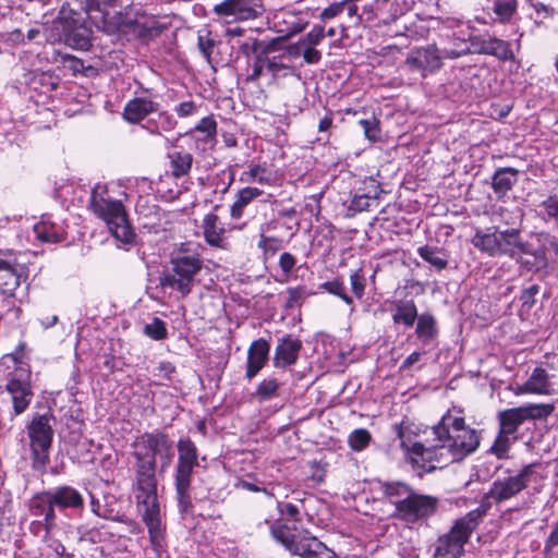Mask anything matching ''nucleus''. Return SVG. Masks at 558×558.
<instances>
[{
  "label": "nucleus",
  "mask_w": 558,
  "mask_h": 558,
  "mask_svg": "<svg viewBox=\"0 0 558 558\" xmlns=\"http://www.w3.org/2000/svg\"><path fill=\"white\" fill-rule=\"evenodd\" d=\"M432 432L435 444L415 441L407 450L411 466L420 477L462 461L481 444V430L468 426L463 416H452L449 411Z\"/></svg>",
  "instance_id": "obj_1"
},
{
  "label": "nucleus",
  "mask_w": 558,
  "mask_h": 558,
  "mask_svg": "<svg viewBox=\"0 0 558 558\" xmlns=\"http://www.w3.org/2000/svg\"><path fill=\"white\" fill-rule=\"evenodd\" d=\"M138 447L132 452L135 459L133 470V492L134 495H156L158 488V480L156 475L157 456L162 458L161 470L167 469L173 457L172 440L168 434L161 430L144 433L133 444Z\"/></svg>",
  "instance_id": "obj_2"
},
{
  "label": "nucleus",
  "mask_w": 558,
  "mask_h": 558,
  "mask_svg": "<svg viewBox=\"0 0 558 558\" xmlns=\"http://www.w3.org/2000/svg\"><path fill=\"white\" fill-rule=\"evenodd\" d=\"M472 244L490 257L512 258L519 256V253H525L536 259H544V247L534 248L529 241L524 240L522 229L519 227L493 226L486 231L477 230L472 239Z\"/></svg>",
  "instance_id": "obj_3"
},
{
  "label": "nucleus",
  "mask_w": 558,
  "mask_h": 558,
  "mask_svg": "<svg viewBox=\"0 0 558 558\" xmlns=\"http://www.w3.org/2000/svg\"><path fill=\"white\" fill-rule=\"evenodd\" d=\"M178 459L174 465L173 485L175 501L182 518L192 514L194 504L192 499V480L194 469L198 463V449L189 436H182L177 442Z\"/></svg>",
  "instance_id": "obj_4"
},
{
  "label": "nucleus",
  "mask_w": 558,
  "mask_h": 558,
  "mask_svg": "<svg viewBox=\"0 0 558 558\" xmlns=\"http://www.w3.org/2000/svg\"><path fill=\"white\" fill-rule=\"evenodd\" d=\"M107 190L97 184L90 193L89 207L93 213L102 219L111 234L123 244H132L135 233L128 220L125 208L121 201L105 198Z\"/></svg>",
  "instance_id": "obj_5"
},
{
  "label": "nucleus",
  "mask_w": 558,
  "mask_h": 558,
  "mask_svg": "<svg viewBox=\"0 0 558 558\" xmlns=\"http://www.w3.org/2000/svg\"><path fill=\"white\" fill-rule=\"evenodd\" d=\"M203 260L197 254H178L170 258L159 276L162 290L177 292L179 299L186 298L195 286V276L202 270Z\"/></svg>",
  "instance_id": "obj_6"
},
{
  "label": "nucleus",
  "mask_w": 558,
  "mask_h": 558,
  "mask_svg": "<svg viewBox=\"0 0 558 558\" xmlns=\"http://www.w3.org/2000/svg\"><path fill=\"white\" fill-rule=\"evenodd\" d=\"M484 517L483 510H472L464 517L454 521L451 529L437 537L433 558H461L464 555V546L472 533Z\"/></svg>",
  "instance_id": "obj_7"
},
{
  "label": "nucleus",
  "mask_w": 558,
  "mask_h": 558,
  "mask_svg": "<svg viewBox=\"0 0 558 558\" xmlns=\"http://www.w3.org/2000/svg\"><path fill=\"white\" fill-rule=\"evenodd\" d=\"M89 16L83 12L62 5L54 24L64 44L73 49L86 51L92 47L93 31Z\"/></svg>",
  "instance_id": "obj_8"
},
{
  "label": "nucleus",
  "mask_w": 558,
  "mask_h": 558,
  "mask_svg": "<svg viewBox=\"0 0 558 558\" xmlns=\"http://www.w3.org/2000/svg\"><path fill=\"white\" fill-rule=\"evenodd\" d=\"M538 465L539 462H532L523 465L515 474L496 478L489 490L483 495L480 507L475 510H483L485 515L492 502L499 505L515 497L529 486L536 474L535 469Z\"/></svg>",
  "instance_id": "obj_9"
},
{
  "label": "nucleus",
  "mask_w": 558,
  "mask_h": 558,
  "mask_svg": "<svg viewBox=\"0 0 558 558\" xmlns=\"http://www.w3.org/2000/svg\"><path fill=\"white\" fill-rule=\"evenodd\" d=\"M51 421H54V415L52 410L48 409L45 413H34L26 425L34 469L45 468L49 462V450L53 440Z\"/></svg>",
  "instance_id": "obj_10"
},
{
  "label": "nucleus",
  "mask_w": 558,
  "mask_h": 558,
  "mask_svg": "<svg viewBox=\"0 0 558 558\" xmlns=\"http://www.w3.org/2000/svg\"><path fill=\"white\" fill-rule=\"evenodd\" d=\"M134 496L142 512V520L148 530L151 547L158 556H161L166 548V524L161 519L158 494Z\"/></svg>",
  "instance_id": "obj_11"
},
{
  "label": "nucleus",
  "mask_w": 558,
  "mask_h": 558,
  "mask_svg": "<svg viewBox=\"0 0 558 558\" xmlns=\"http://www.w3.org/2000/svg\"><path fill=\"white\" fill-rule=\"evenodd\" d=\"M44 505L45 512L57 514V510L62 512L71 510L82 512L85 508L83 494L71 485H59L33 495Z\"/></svg>",
  "instance_id": "obj_12"
},
{
  "label": "nucleus",
  "mask_w": 558,
  "mask_h": 558,
  "mask_svg": "<svg viewBox=\"0 0 558 558\" xmlns=\"http://www.w3.org/2000/svg\"><path fill=\"white\" fill-rule=\"evenodd\" d=\"M31 376L32 373L27 365H16L12 372L7 374L4 389L11 397L12 417L24 413L34 398Z\"/></svg>",
  "instance_id": "obj_13"
},
{
  "label": "nucleus",
  "mask_w": 558,
  "mask_h": 558,
  "mask_svg": "<svg viewBox=\"0 0 558 558\" xmlns=\"http://www.w3.org/2000/svg\"><path fill=\"white\" fill-rule=\"evenodd\" d=\"M265 11L263 0H223L213 8L215 15L226 23L257 20Z\"/></svg>",
  "instance_id": "obj_14"
},
{
  "label": "nucleus",
  "mask_w": 558,
  "mask_h": 558,
  "mask_svg": "<svg viewBox=\"0 0 558 558\" xmlns=\"http://www.w3.org/2000/svg\"><path fill=\"white\" fill-rule=\"evenodd\" d=\"M439 508V499L432 495L420 494L415 489L410 494L403 506L393 517L405 522L415 524L427 521Z\"/></svg>",
  "instance_id": "obj_15"
},
{
  "label": "nucleus",
  "mask_w": 558,
  "mask_h": 558,
  "mask_svg": "<svg viewBox=\"0 0 558 558\" xmlns=\"http://www.w3.org/2000/svg\"><path fill=\"white\" fill-rule=\"evenodd\" d=\"M28 279L27 267L12 251H0V291L13 292Z\"/></svg>",
  "instance_id": "obj_16"
},
{
  "label": "nucleus",
  "mask_w": 558,
  "mask_h": 558,
  "mask_svg": "<svg viewBox=\"0 0 558 558\" xmlns=\"http://www.w3.org/2000/svg\"><path fill=\"white\" fill-rule=\"evenodd\" d=\"M521 412L526 425L525 430H532V435L524 441V445L529 451L538 452L537 445L542 441L543 434L539 428L536 427L535 421L546 420L555 411L554 403H529L525 405L518 407Z\"/></svg>",
  "instance_id": "obj_17"
},
{
  "label": "nucleus",
  "mask_w": 558,
  "mask_h": 558,
  "mask_svg": "<svg viewBox=\"0 0 558 558\" xmlns=\"http://www.w3.org/2000/svg\"><path fill=\"white\" fill-rule=\"evenodd\" d=\"M405 65L411 72H417L422 77H426L442 66L440 49L436 45L413 49L405 59Z\"/></svg>",
  "instance_id": "obj_18"
},
{
  "label": "nucleus",
  "mask_w": 558,
  "mask_h": 558,
  "mask_svg": "<svg viewBox=\"0 0 558 558\" xmlns=\"http://www.w3.org/2000/svg\"><path fill=\"white\" fill-rule=\"evenodd\" d=\"M122 0H81L84 4L83 10L87 12L89 20L93 21L95 26L105 32H111L114 28V24L111 22L112 12L116 14V8L122 7Z\"/></svg>",
  "instance_id": "obj_19"
},
{
  "label": "nucleus",
  "mask_w": 558,
  "mask_h": 558,
  "mask_svg": "<svg viewBox=\"0 0 558 558\" xmlns=\"http://www.w3.org/2000/svg\"><path fill=\"white\" fill-rule=\"evenodd\" d=\"M90 499L92 512L105 520L133 524L134 521L121 512V505L116 495L106 493L101 498H97L93 493H88Z\"/></svg>",
  "instance_id": "obj_20"
},
{
  "label": "nucleus",
  "mask_w": 558,
  "mask_h": 558,
  "mask_svg": "<svg viewBox=\"0 0 558 558\" xmlns=\"http://www.w3.org/2000/svg\"><path fill=\"white\" fill-rule=\"evenodd\" d=\"M45 507L34 496L28 501V512L37 518L29 523V532L34 536H41L43 541H48L50 534L57 527V514L45 512Z\"/></svg>",
  "instance_id": "obj_21"
},
{
  "label": "nucleus",
  "mask_w": 558,
  "mask_h": 558,
  "mask_svg": "<svg viewBox=\"0 0 558 558\" xmlns=\"http://www.w3.org/2000/svg\"><path fill=\"white\" fill-rule=\"evenodd\" d=\"M302 347V341L291 335L279 338L272 357L274 366L277 368H287L294 365L299 359Z\"/></svg>",
  "instance_id": "obj_22"
},
{
  "label": "nucleus",
  "mask_w": 558,
  "mask_h": 558,
  "mask_svg": "<svg viewBox=\"0 0 558 558\" xmlns=\"http://www.w3.org/2000/svg\"><path fill=\"white\" fill-rule=\"evenodd\" d=\"M270 343L264 338L254 340L246 357L245 377L252 380L267 364L269 360Z\"/></svg>",
  "instance_id": "obj_23"
},
{
  "label": "nucleus",
  "mask_w": 558,
  "mask_h": 558,
  "mask_svg": "<svg viewBox=\"0 0 558 558\" xmlns=\"http://www.w3.org/2000/svg\"><path fill=\"white\" fill-rule=\"evenodd\" d=\"M551 375L543 367H535L526 381L519 385L514 395H542L550 396L554 393L553 384L550 383Z\"/></svg>",
  "instance_id": "obj_24"
},
{
  "label": "nucleus",
  "mask_w": 558,
  "mask_h": 558,
  "mask_svg": "<svg viewBox=\"0 0 558 558\" xmlns=\"http://www.w3.org/2000/svg\"><path fill=\"white\" fill-rule=\"evenodd\" d=\"M159 104L149 97H135L129 100L123 109V119L129 123H140L150 113L157 112Z\"/></svg>",
  "instance_id": "obj_25"
},
{
  "label": "nucleus",
  "mask_w": 558,
  "mask_h": 558,
  "mask_svg": "<svg viewBox=\"0 0 558 558\" xmlns=\"http://www.w3.org/2000/svg\"><path fill=\"white\" fill-rule=\"evenodd\" d=\"M379 489L383 496L395 506L393 513H397L414 488L405 482L387 481L379 482Z\"/></svg>",
  "instance_id": "obj_26"
},
{
  "label": "nucleus",
  "mask_w": 558,
  "mask_h": 558,
  "mask_svg": "<svg viewBox=\"0 0 558 558\" xmlns=\"http://www.w3.org/2000/svg\"><path fill=\"white\" fill-rule=\"evenodd\" d=\"M291 555L300 556L301 558H336L335 551L316 537L298 541Z\"/></svg>",
  "instance_id": "obj_27"
},
{
  "label": "nucleus",
  "mask_w": 558,
  "mask_h": 558,
  "mask_svg": "<svg viewBox=\"0 0 558 558\" xmlns=\"http://www.w3.org/2000/svg\"><path fill=\"white\" fill-rule=\"evenodd\" d=\"M477 44L478 53L494 56L502 61L514 60V54L511 50V46L506 40L488 36L487 38H478Z\"/></svg>",
  "instance_id": "obj_28"
},
{
  "label": "nucleus",
  "mask_w": 558,
  "mask_h": 558,
  "mask_svg": "<svg viewBox=\"0 0 558 558\" xmlns=\"http://www.w3.org/2000/svg\"><path fill=\"white\" fill-rule=\"evenodd\" d=\"M497 418L498 428L501 429L504 434L514 436L517 440H523L524 433H520L519 429L526 423L518 407L500 411Z\"/></svg>",
  "instance_id": "obj_29"
},
{
  "label": "nucleus",
  "mask_w": 558,
  "mask_h": 558,
  "mask_svg": "<svg viewBox=\"0 0 558 558\" xmlns=\"http://www.w3.org/2000/svg\"><path fill=\"white\" fill-rule=\"evenodd\" d=\"M519 170L512 167H504L495 170L492 175V187L498 198H501L512 190L518 182Z\"/></svg>",
  "instance_id": "obj_30"
},
{
  "label": "nucleus",
  "mask_w": 558,
  "mask_h": 558,
  "mask_svg": "<svg viewBox=\"0 0 558 558\" xmlns=\"http://www.w3.org/2000/svg\"><path fill=\"white\" fill-rule=\"evenodd\" d=\"M391 306L393 310L392 322L395 325H402L405 328L413 327L420 316L413 300H396L391 303Z\"/></svg>",
  "instance_id": "obj_31"
},
{
  "label": "nucleus",
  "mask_w": 558,
  "mask_h": 558,
  "mask_svg": "<svg viewBox=\"0 0 558 558\" xmlns=\"http://www.w3.org/2000/svg\"><path fill=\"white\" fill-rule=\"evenodd\" d=\"M202 228L207 244L215 247L222 246L226 230L216 214H207L203 219Z\"/></svg>",
  "instance_id": "obj_32"
},
{
  "label": "nucleus",
  "mask_w": 558,
  "mask_h": 558,
  "mask_svg": "<svg viewBox=\"0 0 558 558\" xmlns=\"http://www.w3.org/2000/svg\"><path fill=\"white\" fill-rule=\"evenodd\" d=\"M262 194L263 191L258 187L246 186L240 189L235 195V201L230 207V217L234 220L241 219L243 217L244 209Z\"/></svg>",
  "instance_id": "obj_33"
},
{
  "label": "nucleus",
  "mask_w": 558,
  "mask_h": 558,
  "mask_svg": "<svg viewBox=\"0 0 558 558\" xmlns=\"http://www.w3.org/2000/svg\"><path fill=\"white\" fill-rule=\"evenodd\" d=\"M415 335L424 344H429L438 336L437 322L435 316L425 312L416 319Z\"/></svg>",
  "instance_id": "obj_34"
},
{
  "label": "nucleus",
  "mask_w": 558,
  "mask_h": 558,
  "mask_svg": "<svg viewBox=\"0 0 558 558\" xmlns=\"http://www.w3.org/2000/svg\"><path fill=\"white\" fill-rule=\"evenodd\" d=\"M265 524L270 525V536L291 554L298 542L295 534L292 533V529L286 523L279 521L271 522L269 519L265 520Z\"/></svg>",
  "instance_id": "obj_35"
},
{
  "label": "nucleus",
  "mask_w": 558,
  "mask_h": 558,
  "mask_svg": "<svg viewBox=\"0 0 558 558\" xmlns=\"http://www.w3.org/2000/svg\"><path fill=\"white\" fill-rule=\"evenodd\" d=\"M418 256L437 271H441L447 268L449 255L444 248L432 245H423L417 247Z\"/></svg>",
  "instance_id": "obj_36"
},
{
  "label": "nucleus",
  "mask_w": 558,
  "mask_h": 558,
  "mask_svg": "<svg viewBox=\"0 0 558 558\" xmlns=\"http://www.w3.org/2000/svg\"><path fill=\"white\" fill-rule=\"evenodd\" d=\"M303 28H304L303 25L295 24V25L292 26L290 32H288L286 35L278 36L276 38H272V39H269V40L265 41V46H270V47H267V49H265V51H263V53L262 52L260 53L256 52L254 54V62H253V64L259 65V66H263V68L266 69V60H269V54L280 50V45H281L282 41H284L286 39H288L292 35L301 33L303 31Z\"/></svg>",
  "instance_id": "obj_37"
},
{
  "label": "nucleus",
  "mask_w": 558,
  "mask_h": 558,
  "mask_svg": "<svg viewBox=\"0 0 558 558\" xmlns=\"http://www.w3.org/2000/svg\"><path fill=\"white\" fill-rule=\"evenodd\" d=\"M518 440L514 436H510L508 434H504L501 429L498 428V433L495 437L494 442L488 449V453L495 456L499 460H505L509 458V451L514 442Z\"/></svg>",
  "instance_id": "obj_38"
},
{
  "label": "nucleus",
  "mask_w": 558,
  "mask_h": 558,
  "mask_svg": "<svg viewBox=\"0 0 558 558\" xmlns=\"http://www.w3.org/2000/svg\"><path fill=\"white\" fill-rule=\"evenodd\" d=\"M171 163V173L174 178L186 175L193 163V156L186 151H174L169 154Z\"/></svg>",
  "instance_id": "obj_39"
},
{
  "label": "nucleus",
  "mask_w": 558,
  "mask_h": 558,
  "mask_svg": "<svg viewBox=\"0 0 558 558\" xmlns=\"http://www.w3.org/2000/svg\"><path fill=\"white\" fill-rule=\"evenodd\" d=\"M539 217L545 223H551L558 230V194L548 195L541 204Z\"/></svg>",
  "instance_id": "obj_40"
},
{
  "label": "nucleus",
  "mask_w": 558,
  "mask_h": 558,
  "mask_svg": "<svg viewBox=\"0 0 558 558\" xmlns=\"http://www.w3.org/2000/svg\"><path fill=\"white\" fill-rule=\"evenodd\" d=\"M240 181L269 184L271 182V175L267 169V163L263 162L250 165V169L241 174Z\"/></svg>",
  "instance_id": "obj_41"
},
{
  "label": "nucleus",
  "mask_w": 558,
  "mask_h": 558,
  "mask_svg": "<svg viewBox=\"0 0 558 558\" xmlns=\"http://www.w3.org/2000/svg\"><path fill=\"white\" fill-rule=\"evenodd\" d=\"M219 44L220 40L210 31L198 32L197 47L208 63H213L211 56Z\"/></svg>",
  "instance_id": "obj_42"
},
{
  "label": "nucleus",
  "mask_w": 558,
  "mask_h": 558,
  "mask_svg": "<svg viewBox=\"0 0 558 558\" xmlns=\"http://www.w3.org/2000/svg\"><path fill=\"white\" fill-rule=\"evenodd\" d=\"M518 0H494L493 12L500 23H508L518 11Z\"/></svg>",
  "instance_id": "obj_43"
},
{
  "label": "nucleus",
  "mask_w": 558,
  "mask_h": 558,
  "mask_svg": "<svg viewBox=\"0 0 558 558\" xmlns=\"http://www.w3.org/2000/svg\"><path fill=\"white\" fill-rule=\"evenodd\" d=\"M320 290L328 292L335 296L340 298L347 305L353 307V298L347 293L345 286L342 280L335 278L333 280L323 282L319 286Z\"/></svg>",
  "instance_id": "obj_44"
},
{
  "label": "nucleus",
  "mask_w": 558,
  "mask_h": 558,
  "mask_svg": "<svg viewBox=\"0 0 558 558\" xmlns=\"http://www.w3.org/2000/svg\"><path fill=\"white\" fill-rule=\"evenodd\" d=\"M279 387L280 384L276 378L264 379L258 384L253 396L259 402H265L278 396Z\"/></svg>",
  "instance_id": "obj_45"
},
{
  "label": "nucleus",
  "mask_w": 558,
  "mask_h": 558,
  "mask_svg": "<svg viewBox=\"0 0 558 558\" xmlns=\"http://www.w3.org/2000/svg\"><path fill=\"white\" fill-rule=\"evenodd\" d=\"M372 435L366 428H356L350 433L348 444L353 451L360 452L368 447Z\"/></svg>",
  "instance_id": "obj_46"
},
{
  "label": "nucleus",
  "mask_w": 558,
  "mask_h": 558,
  "mask_svg": "<svg viewBox=\"0 0 558 558\" xmlns=\"http://www.w3.org/2000/svg\"><path fill=\"white\" fill-rule=\"evenodd\" d=\"M287 293H288V299L284 304V308L287 311L292 310L295 306H301V304L304 302V300L313 294V292H310L303 286L289 287L287 289Z\"/></svg>",
  "instance_id": "obj_47"
},
{
  "label": "nucleus",
  "mask_w": 558,
  "mask_h": 558,
  "mask_svg": "<svg viewBox=\"0 0 558 558\" xmlns=\"http://www.w3.org/2000/svg\"><path fill=\"white\" fill-rule=\"evenodd\" d=\"M35 232L37 238L43 242L58 243L63 239L54 225H47L46 222L36 225Z\"/></svg>",
  "instance_id": "obj_48"
},
{
  "label": "nucleus",
  "mask_w": 558,
  "mask_h": 558,
  "mask_svg": "<svg viewBox=\"0 0 558 558\" xmlns=\"http://www.w3.org/2000/svg\"><path fill=\"white\" fill-rule=\"evenodd\" d=\"M1 295V302H0V312L3 314H11L13 313V316L15 319L20 318L22 310L16 305L17 299L15 291L13 292H7V291H0Z\"/></svg>",
  "instance_id": "obj_49"
},
{
  "label": "nucleus",
  "mask_w": 558,
  "mask_h": 558,
  "mask_svg": "<svg viewBox=\"0 0 558 558\" xmlns=\"http://www.w3.org/2000/svg\"><path fill=\"white\" fill-rule=\"evenodd\" d=\"M266 40H259L257 38L247 37L244 40L238 43L239 52L244 57L250 58L254 56L256 52H262L267 49L268 46H265Z\"/></svg>",
  "instance_id": "obj_50"
},
{
  "label": "nucleus",
  "mask_w": 558,
  "mask_h": 558,
  "mask_svg": "<svg viewBox=\"0 0 558 558\" xmlns=\"http://www.w3.org/2000/svg\"><path fill=\"white\" fill-rule=\"evenodd\" d=\"M134 32L141 38L150 39L157 37L160 34L161 28L156 21L145 20L144 22H135Z\"/></svg>",
  "instance_id": "obj_51"
},
{
  "label": "nucleus",
  "mask_w": 558,
  "mask_h": 558,
  "mask_svg": "<svg viewBox=\"0 0 558 558\" xmlns=\"http://www.w3.org/2000/svg\"><path fill=\"white\" fill-rule=\"evenodd\" d=\"M144 333L154 340H163L168 337L166 324L158 317H154L151 323L145 325Z\"/></svg>",
  "instance_id": "obj_52"
},
{
  "label": "nucleus",
  "mask_w": 558,
  "mask_h": 558,
  "mask_svg": "<svg viewBox=\"0 0 558 558\" xmlns=\"http://www.w3.org/2000/svg\"><path fill=\"white\" fill-rule=\"evenodd\" d=\"M359 124L368 141L376 142L380 138L379 121L376 117L373 116L368 119H361Z\"/></svg>",
  "instance_id": "obj_53"
},
{
  "label": "nucleus",
  "mask_w": 558,
  "mask_h": 558,
  "mask_svg": "<svg viewBox=\"0 0 558 558\" xmlns=\"http://www.w3.org/2000/svg\"><path fill=\"white\" fill-rule=\"evenodd\" d=\"M257 247L263 251L266 258L272 257L281 248V240L260 234Z\"/></svg>",
  "instance_id": "obj_54"
},
{
  "label": "nucleus",
  "mask_w": 558,
  "mask_h": 558,
  "mask_svg": "<svg viewBox=\"0 0 558 558\" xmlns=\"http://www.w3.org/2000/svg\"><path fill=\"white\" fill-rule=\"evenodd\" d=\"M454 47L440 49L442 59H457L471 52L469 45L459 38L454 40Z\"/></svg>",
  "instance_id": "obj_55"
},
{
  "label": "nucleus",
  "mask_w": 558,
  "mask_h": 558,
  "mask_svg": "<svg viewBox=\"0 0 558 558\" xmlns=\"http://www.w3.org/2000/svg\"><path fill=\"white\" fill-rule=\"evenodd\" d=\"M351 290L356 299L361 300L365 292L366 278L362 269H356L350 275Z\"/></svg>",
  "instance_id": "obj_56"
},
{
  "label": "nucleus",
  "mask_w": 558,
  "mask_h": 558,
  "mask_svg": "<svg viewBox=\"0 0 558 558\" xmlns=\"http://www.w3.org/2000/svg\"><path fill=\"white\" fill-rule=\"evenodd\" d=\"M526 255L525 253H519V256L512 257L511 259L515 260L523 269L527 271H538L542 266H545L547 263L546 252L544 251V259H536L533 257V260L523 257Z\"/></svg>",
  "instance_id": "obj_57"
},
{
  "label": "nucleus",
  "mask_w": 558,
  "mask_h": 558,
  "mask_svg": "<svg viewBox=\"0 0 558 558\" xmlns=\"http://www.w3.org/2000/svg\"><path fill=\"white\" fill-rule=\"evenodd\" d=\"M325 38V28L322 25H314L313 28L302 36L301 45L318 46Z\"/></svg>",
  "instance_id": "obj_58"
},
{
  "label": "nucleus",
  "mask_w": 558,
  "mask_h": 558,
  "mask_svg": "<svg viewBox=\"0 0 558 558\" xmlns=\"http://www.w3.org/2000/svg\"><path fill=\"white\" fill-rule=\"evenodd\" d=\"M194 130L204 133V140H213L217 134V123L211 117H205L201 119Z\"/></svg>",
  "instance_id": "obj_59"
},
{
  "label": "nucleus",
  "mask_w": 558,
  "mask_h": 558,
  "mask_svg": "<svg viewBox=\"0 0 558 558\" xmlns=\"http://www.w3.org/2000/svg\"><path fill=\"white\" fill-rule=\"evenodd\" d=\"M371 196L364 195L362 193H356L350 202L348 207L349 211L353 214L361 213L367 210L372 204Z\"/></svg>",
  "instance_id": "obj_60"
},
{
  "label": "nucleus",
  "mask_w": 558,
  "mask_h": 558,
  "mask_svg": "<svg viewBox=\"0 0 558 558\" xmlns=\"http://www.w3.org/2000/svg\"><path fill=\"white\" fill-rule=\"evenodd\" d=\"M360 191H362L364 195H369L371 199L375 202L381 194L383 189L377 180L373 177H368L363 181V187Z\"/></svg>",
  "instance_id": "obj_61"
},
{
  "label": "nucleus",
  "mask_w": 558,
  "mask_h": 558,
  "mask_svg": "<svg viewBox=\"0 0 558 558\" xmlns=\"http://www.w3.org/2000/svg\"><path fill=\"white\" fill-rule=\"evenodd\" d=\"M348 3H349V0H343V1H340V2H333V3L329 4L327 8H325L320 12L319 17L323 21H327V20L333 19V17L338 16L339 14H341L344 11V9H345Z\"/></svg>",
  "instance_id": "obj_62"
},
{
  "label": "nucleus",
  "mask_w": 558,
  "mask_h": 558,
  "mask_svg": "<svg viewBox=\"0 0 558 558\" xmlns=\"http://www.w3.org/2000/svg\"><path fill=\"white\" fill-rule=\"evenodd\" d=\"M541 287L536 283L523 289L521 291L520 301L522 305L531 308L535 304V296L539 292Z\"/></svg>",
  "instance_id": "obj_63"
},
{
  "label": "nucleus",
  "mask_w": 558,
  "mask_h": 558,
  "mask_svg": "<svg viewBox=\"0 0 558 558\" xmlns=\"http://www.w3.org/2000/svg\"><path fill=\"white\" fill-rule=\"evenodd\" d=\"M198 110V106L193 100H185L178 104L173 111L179 118H187L194 116Z\"/></svg>",
  "instance_id": "obj_64"
}]
</instances>
